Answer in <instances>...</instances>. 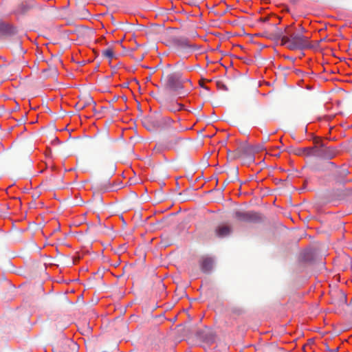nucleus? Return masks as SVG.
Returning a JSON list of instances; mask_svg holds the SVG:
<instances>
[{"label": "nucleus", "instance_id": "1", "mask_svg": "<svg viewBox=\"0 0 352 352\" xmlns=\"http://www.w3.org/2000/svg\"><path fill=\"white\" fill-rule=\"evenodd\" d=\"M300 32L296 31L289 26L285 28V36L283 38L282 45L286 46L290 50H302L313 47L309 37L305 36V30L300 27Z\"/></svg>", "mask_w": 352, "mask_h": 352}, {"label": "nucleus", "instance_id": "2", "mask_svg": "<svg viewBox=\"0 0 352 352\" xmlns=\"http://www.w3.org/2000/svg\"><path fill=\"white\" fill-rule=\"evenodd\" d=\"M161 82H163L164 88L173 92L180 98L188 94V91L184 89V84L186 82H190L189 79H182V74L177 71H164L162 73Z\"/></svg>", "mask_w": 352, "mask_h": 352}, {"label": "nucleus", "instance_id": "3", "mask_svg": "<svg viewBox=\"0 0 352 352\" xmlns=\"http://www.w3.org/2000/svg\"><path fill=\"white\" fill-rule=\"evenodd\" d=\"M315 146L307 147V156H314L324 159H331L336 155V150L333 147L327 146L320 140L314 141Z\"/></svg>", "mask_w": 352, "mask_h": 352}, {"label": "nucleus", "instance_id": "4", "mask_svg": "<svg viewBox=\"0 0 352 352\" xmlns=\"http://www.w3.org/2000/svg\"><path fill=\"white\" fill-rule=\"evenodd\" d=\"M173 43L176 46L177 50L181 54L193 52L199 49V47L198 45L190 43V41L186 38H175Z\"/></svg>", "mask_w": 352, "mask_h": 352}, {"label": "nucleus", "instance_id": "5", "mask_svg": "<svg viewBox=\"0 0 352 352\" xmlns=\"http://www.w3.org/2000/svg\"><path fill=\"white\" fill-rule=\"evenodd\" d=\"M234 217L236 220L243 222H254L260 219L259 214L253 211H237L234 213Z\"/></svg>", "mask_w": 352, "mask_h": 352}, {"label": "nucleus", "instance_id": "6", "mask_svg": "<svg viewBox=\"0 0 352 352\" xmlns=\"http://www.w3.org/2000/svg\"><path fill=\"white\" fill-rule=\"evenodd\" d=\"M239 151H241L243 158L249 159L252 162L254 161V155L255 153L254 146L247 142H243L239 145Z\"/></svg>", "mask_w": 352, "mask_h": 352}, {"label": "nucleus", "instance_id": "7", "mask_svg": "<svg viewBox=\"0 0 352 352\" xmlns=\"http://www.w3.org/2000/svg\"><path fill=\"white\" fill-rule=\"evenodd\" d=\"M142 122L143 126L150 131L160 129L157 116H150L144 117L142 119Z\"/></svg>", "mask_w": 352, "mask_h": 352}, {"label": "nucleus", "instance_id": "8", "mask_svg": "<svg viewBox=\"0 0 352 352\" xmlns=\"http://www.w3.org/2000/svg\"><path fill=\"white\" fill-rule=\"evenodd\" d=\"M265 36L272 41H280V45H282L283 38L285 36V30H283L276 26L274 27V30L272 32H265L264 33Z\"/></svg>", "mask_w": 352, "mask_h": 352}, {"label": "nucleus", "instance_id": "9", "mask_svg": "<svg viewBox=\"0 0 352 352\" xmlns=\"http://www.w3.org/2000/svg\"><path fill=\"white\" fill-rule=\"evenodd\" d=\"M17 30L13 25L0 21V34L3 36H11L16 34Z\"/></svg>", "mask_w": 352, "mask_h": 352}, {"label": "nucleus", "instance_id": "10", "mask_svg": "<svg viewBox=\"0 0 352 352\" xmlns=\"http://www.w3.org/2000/svg\"><path fill=\"white\" fill-rule=\"evenodd\" d=\"M201 270L204 273H210L213 267V260L210 257L202 258L200 261Z\"/></svg>", "mask_w": 352, "mask_h": 352}, {"label": "nucleus", "instance_id": "11", "mask_svg": "<svg viewBox=\"0 0 352 352\" xmlns=\"http://www.w3.org/2000/svg\"><path fill=\"white\" fill-rule=\"evenodd\" d=\"M215 234L218 237H224L231 232V228L226 225H220L215 228Z\"/></svg>", "mask_w": 352, "mask_h": 352}, {"label": "nucleus", "instance_id": "12", "mask_svg": "<svg viewBox=\"0 0 352 352\" xmlns=\"http://www.w3.org/2000/svg\"><path fill=\"white\" fill-rule=\"evenodd\" d=\"M307 147L305 148H297L290 146L287 148L289 153L294 154L298 156L307 155Z\"/></svg>", "mask_w": 352, "mask_h": 352}, {"label": "nucleus", "instance_id": "13", "mask_svg": "<svg viewBox=\"0 0 352 352\" xmlns=\"http://www.w3.org/2000/svg\"><path fill=\"white\" fill-rule=\"evenodd\" d=\"M158 120L160 122V129L170 126L173 122V120L168 117H158Z\"/></svg>", "mask_w": 352, "mask_h": 352}, {"label": "nucleus", "instance_id": "14", "mask_svg": "<svg viewBox=\"0 0 352 352\" xmlns=\"http://www.w3.org/2000/svg\"><path fill=\"white\" fill-rule=\"evenodd\" d=\"M102 55L109 60H112L115 57V54L112 47H108L102 51Z\"/></svg>", "mask_w": 352, "mask_h": 352}, {"label": "nucleus", "instance_id": "15", "mask_svg": "<svg viewBox=\"0 0 352 352\" xmlns=\"http://www.w3.org/2000/svg\"><path fill=\"white\" fill-rule=\"evenodd\" d=\"M184 105L181 103L176 102L175 104H170L168 107V109L172 112L179 111L183 109Z\"/></svg>", "mask_w": 352, "mask_h": 352}, {"label": "nucleus", "instance_id": "16", "mask_svg": "<svg viewBox=\"0 0 352 352\" xmlns=\"http://www.w3.org/2000/svg\"><path fill=\"white\" fill-rule=\"evenodd\" d=\"M179 138L175 137L168 140L166 142V146L169 148H172L175 147V146L179 142Z\"/></svg>", "mask_w": 352, "mask_h": 352}, {"label": "nucleus", "instance_id": "17", "mask_svg": "<svg viewBox=\"0 0 352 352\" xmlns=\"http://www.w3.org/2000/svg\"><path fill=\"white\" fill-rule=\"evenodd\" d=\"M232 314L239 316L243 314V309L241 307H234L230 308Z\"/></svg>", "mask_w": 352, "mask_h": 352}, {"label": "nucleus", "instance_id": "18", "mask_svg": "<svg viewBox=\"0 0 352 352\" xmlns=\"http://www.w3.org/2000/svg\"><path fill=\"white\" fill-rule=\"evenodd\" d=\"M91 102H93L92 98H89L86 103L82 104V102H78L76 106L78 108V109H82L86 107L87 104H90Z\"/></svg>", "mask_w": 352, "mask_h": 352}, {"label": "nucleus", "instance_id": "19", "mask_svg": "<svg viewBox=\"0 0 352 352\" xmlns=\"http://www.w3.org/2000/svg\"><path fill=\"white\" fill-rule=\"evenodd\" d=\"M217 85L219 89L223 90V91H228V88L227 86L222 82V81H217Z\"/></svg>", "mask_w": 352, "mask_h": 352}, {"label": "nucleus", "instance_id": "20", "mask_svg": "<svg viewBox=\"0 0 352 352\" xmlns=\"http://www.w3.org/2000/svg\"><path fill=\"white\" fill-rule=\"evenodd\" d=\"M100 188L102 190H104V191H110V190H113V188L112 186H111L110 184H104L103 185H101L100 186Z\"/></svg>", "mask_w": 352, "mask_h": 352}, {"label": "nucleus", "instance_id": "21", "mask_svg": "<svg viewBox=\"0 0 352 352\" xmlns=\"http://www.w3.org/2000/svg\"><path fill=\"white\" fill-rule=\"evenodd\" d=\"M233 154H234L235 159L242 157L241 151H239V146L236 148V150L233 151Z\"/></svg>", "mask_w": 352, "mask_h": 352}, {"label": "nucleus", "instance_id": "22", "mask_svg": "<svg viewBox=\"0 0 352 352\" xmlns=\"http://www.w3.org/2000/svg\"><path fill=\"white\" fill-rule=\"evenodd\" d=\"M255 149V153H258L264 149L263 145H258L255 147H254Z\"/></svg>", "mask_w": 352, "mask_h": 352}, {"label": "nucleus", "instance_id": "23", "mask_svg": "<svg viewBox=\"0 0 352 352\" xmlns=\"http://www.w3.org/2000/svg\"><path fill=\"white\" fill-rule=\"evenodd\" d=\"M228 156L229 158H230L231 160H235V157L234 156V154H233V151H229L228 152Z\"/></svg>", "mask_w": 352, "mask_h": 352}, {"label": "nucleus", "instance_id": "24", "mask_svg": "<svg viewBox=\"0 0 352 352\" xmlns=\"http://www.w3.org/2000/svg\"><path fill=\"white\" fill-rule=\"evenodd\" d=\"M269 140H270V137L269 136H267V137L263 138L262 144H264L267 143L269 141Z\"/></svg>", "mask_w": 352, "mask_h": 352}, {"label": "nucleus", "instance_id": "25", "mask_svg": "<svg viewBox=\"0 0 352 352\" xmlns=\"http://www.w3.org/2000/svg\"><path fill=\"white\" fill-rule=\"evenodd\" d=\"M328 164H329V165L330 166H331V167H336L335 164H334V163H333V162H328Z\"/></svg>", "mask_w": 352, "mask_h": 352}, {"label": "nucleus", "instance_id": "26", "mask_svg": "<svg viewBox=\"0 0 352 352\" xmlns=\"http://www.w3.org/2000/svg\"><path fill=\"white\" fill-rule=\"evenodd\" d=\"M17 45H18L19 48L21 50V43L20 41H18V44Z\"/></svg>", "mask_w": 352, "mask_h": 352}, {"label": "nucleus", "instance_id": "27", "mask_svg": "<svg viewBox=\"0 0 352 352\" xmlns=\"http://www.w3.org/2000/svg\"><path fill=\"white\" fill-rule=\"evenodd\" d=\"M230 182V180H226V181L224 182V184H225V186H226V185H227L228 184H229Z\"/></svg>", "mask_w": 352, "mask_h": 352}, {"label": "nucleus", "instance_id": "28", "mask_svg": "<svg viewBox=\"0 0 352 352\" xmlns=\"http://www.w3.org/2000/svg\"><path fill=\"white\" fill-rule=\"evenodd\" d=\"M234 173H235V175H236H236H237V174H238V169H237V168H236V169H235V170H234Z\"/></svg>", "mask_w": 352, "mask_h": 352}, {"label": "nucleus", "instance_id": "29", "mask_svg": "<svg viewBox=\"0 0 352 352\" xmlns=\"http://www.w3.org/2000/svg\"><path fill=\"white\" fill-rule=\"evenodd\" d=\"M52 69H53V71H54V74H56V68H55V67H53V68H52Z\"/></svg>", "mask_w": 352, "mask_h": 352}]
</instances>
